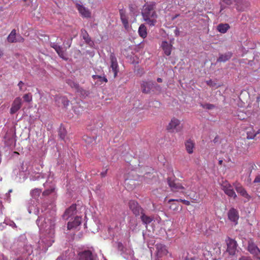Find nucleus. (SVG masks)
<instances>
[{
  "instance_id": "obj_1",
  "label": "nucleus",
  "mask_w": 260,
  "mask_h": 260,
  "mask_svg": "<svg viewBox=\"0 0 260 260\" xmlns=\"http://www.w3.org/2000/svg\"><path fill=\"white\" fill-rule=\"evenodd\" d=\"M50 208L45 209V212L39 216L36 220L41 233L40 240L38 242V248L41 251H46L48 248L54 242L53 236L55 233L54 210L51 214L49 213Z\"/></svg>"
},
{
  "instance_id": "obj_2",
  "label": "nucleus",
  "mask_w": 260,
  "mask_h": 260,
  "mask_svg": "<svg viewBox=\"0 0 260 260\" xmlns=\"http://www.w3.org/2000/svg\"><path fill=\"white\" fill-rule=\"evenodd\" d=\"M168 182L172 191L182 192L188 195L191 199L197 200V197L194 193V187L189 183H186L183 186L180 183L172 181L170 179L168 180Z\"/></svg>"
},
{
  "instance_id": "obj_3",
  "label": "nucleus",
  "mask_w": 260,
  "mask_h": 260,
  "mask_svg": "<svg viewBox=\"0 0 260 260\" xmlns=\"http://www.w3.org/2000/svg\"><path fill=\"white\" fill-rule=\"evenodd\" d=\"M142 15L144 21L150 26H154L156 23L157 15L154 10V5L146 4L142 10Z\"/></svg>"
},
{
  "instance_id": "obj_4",
  "label": "nucleus",
  "mask_w": 260,
  "mask_h": 260,
  "mask_svg": "<svg viewBox=\"0 0 260 260\" xmlns=\"http://www.w3.org/2000/svg\"><path fill=\"white\" fill-rule=\"evenodd\" d=\"M182 127L180 120L175 117L171 119L167 126V129L173 133H177L181 131Z\"/></svg>"
},
{
  "instance_id": "obj_5",
  "label": "nucleus",
  "mask_w": 260,
  "mask_h": 260,
  "mask_svg": "<svg viewBox=\"0 0 260 260\" xmlns=\"http://www.w3.org/2000/svg\"><path fill=\"white\" fill-rule=\"evenodd\" d=\"M111 72L113 73L114 78H116L119 72V67L117 58L114 53H111L110 55L109 72Z\"/></svg>"
},
{
  "instance_id": "obj_6",
  "label": "nucleus",
  "mask_w": 260,
  "mask_h": 260,
  "mask_svg": "<svg viewBox=\"0 0 260 260\" xmlns=\"http://www.w3.org/2000/svg\"><path fill=\"white\" fill-rule=\"evenodd\" d=\"M247 250L256 259H260V249L252 241H249L248 243Z\"/></svg>"
},
{
  "instance_id": "obj_7",
  "label": "nucleus",
  "mask_w": 260,
  "mask_h": 260,
  "mask_svg": "<svg viewBox=\"0 0 260 260\" xmlns=\"http://www.w3.org/2000/svg\"><path fill=\"white\" fill-rule=\"evenodd\" d=\"M221 186L222 190L226 195L234 199L236 198L237 195L233 189V186L228 181L223 182Z\"/></svg>"
},
{
  "instance_id": "obj_8",
  "label": "nucleus",
  "mask_w": 260,
  "mask_h": 260,
  "mask_svg": "<svg viewBox=\"0 0 260 260\" xmlns=\"http://www.w3.org/2000/svg\"><path fill=\"white\" fill-rule=\"evenodd\" d=\"M76 205L73 204L69 208L67 209L62 215V218L64 220H68L70 218H72L76 215L77 214Z\"/></svg>"
},
{
  "instance_id": "obj_9",
  "label": "nucleus",
  "mask_w": 260,
  "mask_h": 260,
  "mask_svg": "<svg viewBox=\"0 0 260 260\" xmlns=\"http://www.w3.org/2000/svg\"><path fill=\"white\" fill-rule=\"evenodd\" d=\"M9 43L23 42L24 39L20 35H17L16 30L13 29L7 37Z\"/></svg>"
},
{
  "instance_id": "obj_10",
  "label": "nucleus",
  "mask_w": 260,
  "mask_h": 260,
  "mask_svg": "<svg viewBox=\"0 0 260 260\" xmlns=\"http://www.w3.org/2000/svg\"><path fill=\"white\" fill-rule=\"evenodd\" d=\"M50 46L57 52L60 57L64 60H67L68 57L66 53V50H64L61 46L58 45L55 43H51Z\"/></svg>"
},
{
  "instance_id": "obj_11",
  "label": "nucleus",
  "mask_w": 260,
  "mask_h": 260,
  "mask_svg": "<svg viewBox=\"0 0 260 260\" xmlns=\"http://www.w3.org/2000/svg\"><path fill=\"white\" fill-rule=\"evenodd\" d=\"M227 251L231 255H234L237 249V242L232 239L228 238L226 240Z\"/></svg>"
},
{
  "instance_id": "obj_12",
  "label": "nucleus",
  "mask_w": 260,
  "mask_h": 260,
  "mask_svg": "<svg viewBox=\"0 0 260 260\" xmlns=\"http://www.w3.org/2000/svg\"><path fill=\"white\" fill-rule=\"evenodd\" d=\"M22 104V99L19 97L16 98L12 103L10 113L13 114L17 112L21 108Z\"/></svg>"
},
{
  "instance_id": "obj_13",
  "label": "nucleus",
  "mask_w": 260,
  "mask_h": 260,
  "mask_svg": "<svg viewBox=\"0 0 260 260\" xmlns=\"http://www.w3.org/2000/svg\"><path fill=\"white\" fill-rule=\"evenodd\" d=\"M155 86L152 81H143L141 83V89L143 93H148Z\"/></svg>"
},
{
  "instance_id": "obj_14",
  "label": "nucleus",
  "mask_w": 260,
  "mask_h": 260,
  "mask_svg": "<svg viewBox=\"0 0 260 260\" xmlns=\"http://www.w3.org/2000/svg\"><path fill=\"white\" fill-rule=\"evenodd\" d=\"M129 207L136 216L139 215L142 213V208L139 206L138 203L135 201H129Z\"/></svg>"
},
{
  "instance_id": "obj_15",
  "label": "nucleus",
  "mask_w": 260,
  "mask_h": 260,
  "mask_svg": "<svg viewBox=\"0 0 260 260\" xmlns=\"http://www.w3.org/2000/svg\"><path fill=\"white\" fill-rule=\"evenodd\" d=\"M156 249V255L157 257H161L166 255L168 253V251L166 248V246L162 244H157L155 245Z\"/></svg>"
},
{
  "instance_id": "obj_16",
  "label": "nucleus",
  "mask_w": 260,
  "mask_h": 260,
  "mask_svg": "<svg viewBox=\"0 0 260 260\" xmlns=\"http://www.w3.org/2000/svg\"><path fill=\"white\" fill-rule=\"evenodd\" d=\"M228 218L229 220L233 222L235 224H237L239 219L238 211L234 208L230 209L228 212Z\"/></svg>"
},
{
  "instance_id": "obj_17",
  "label": "nucleus",
  "mask_w": 260,
  "mask_h": 260,
  "mask_svg": "<svg viewBox=\"0 0 260 260\" xmlns=\"http://www.w3.org/2000/svg\"><path fill=\"white\" fill-rule=\"evenodd\" d=\"M76 8L80 15L85 18H89L91 16V13L89 10L85 7L80 4H76Z\"/></svg>"
},
{
  "instance_id": "obj_18",
  "label": "nucleus",
  "mask_w": 260,
  "mask_h": 260,
  "mask_svg": "<svg viewBox=\"0 0 260 260\" xmlns=\"http://www.w3.org/2000/svg\"><path fill=\"white\" fill-rule=\"evenodd\" d=\"M81 223V217L79 216H76L73 221H69L68 223V229L72 230L76 229Z\"/></svg>"
},
{
  "instance_id": "obj_19",
  "label": "nucleus",
  "mask_w": 260,
  "mask_h": 260,
  "mask_svg": "<svg viewBox=\"0 0 260 260\" xmlns=\"http://www.w3.org/2000/svg\"><path fill=\"white\" fill-rule=\"evenodd\" d=\"M79 260H93L91 252L90 250H85L80 252Z\"/></svg>"
},
{
  "instance_id": "obj_20",
  "label": "nucleus",
  "mask_w": 260,
  "mask_h": 260,
  "mask_svg": "<svg viewBox=\"0 0 260 260\" xmlns=\"http://www.w3.org/2000/svg\"><path fill=\"white\" fill-rule=\"evenodd\" d=\"M234 186L237 192L240 193L242 197L246 199H249L250 198V196L247 193L246 190L240 184L235 183L234 184Z\"/></svg>"
},
{
  "instance_id": "obj_21",
  "label": "nucleus",
  "mask_w": 260,
  "mask_h": 260,
  "mask_svg": "<svg viewBox=\"0 0 260 260\" xmlns=\"http://www.w3.org/2000/svg\"><path fill=\"white\" fill-rule=\"evenodd\" d=\"M45 190L43 191L44 196H48L55 191V187L54 184L49 185L48 181H46L43 184Z\"/></svg>"
},
{
  "instance_id": "obj_22",
  "label": "nucleus",
  "mask_w": 260,
  "mask_h": 260,
  "mask_svg": "<svg viewBox=\"0 0 260 260\" xmlns=\"http://www.w3.org/2000/svg\"><path fill=\"white\" fill-rule=\"evenodd\" d=\"M161 46L165 54L167 56L170 55L171 53L172 45L166 41H164L162 42Z\"/></svg>"
},
{
  "instance_id": "obj_23",
  "label": "nucleus",
  "mask_w": 260,
  "mask_h": 260,
  "mask_svg": "<svg viewBox=\"0 0 260 260\" xmlns=\"http://www.w3.org/2000/svg\"><path fill=\"white\" fill-rule=\"evenodd\" d=\"M185 146L186 150L189 154L193 153L194 148V143L191 140L189 139L187 140L185 143Z\"/></svg>"
},
{
  "instance_id": "obj_24",
  "label": "nucleus",
  "mask_w": 260,
  "mask_h": 260,
  "mask_svg": "<svg viewBox=\"0 0 260 260\" xmlns=\"http://www.w3.org/2000/svg\"><path fill=\"white\" fill-rule=\"evenodd\" d=\"M120 18L121 20V21L125 28V29H128L129 27V24H128V17L126 15V14L122 11H120Z\"/></svg>"
},
{
  "instance_id": "obj_25",
  "label": "nucleus",
  "mask_w": 260,
  "mask_h": 260,
  "mask_svg": "<svg viewBox=\"0 0 260 260\" xmlns=\"http://www.w3.org/2000/svg\"><path fill=\"white\" fill-rule=\"evenodd\" d=\"M81 36L83 39L88 44H91L92 42L91 40L90 37L89 36L87 32L84 29H82L81 30Z\"/></svg>"
},
{
  "instance_id": "obj_26",
  "label": "nucleus",
  "mask_w": 260,
  "mask_h": 260,
  "mask_svg": "<svg viewBox=\"0 0 260 260\" xmlns=\"http://www.w3.org/2000/svg\"><path fill=\"white\" fill-rule=\"evenodd\" d=\"M230 28V26L227 23H221L219 24L217 27L218 31L221 33L224 34Z\"/></svg>"
},
{
  "instance_id": "obj_27",
  "label": "nucleus",
  "mask_w": 260,
  "mask_h": 260,
  "mask_svg": "<svg viewBox=\"0 0 260 260\" xmlns=\"http://www.w3.org/2000/svg\"><path fill=\"white\" fill-rule=\"evenodd\" d=\"M139 35L142 38H145L147 37V32L146 26L144 24H141L138 29Z\"/></svg>"
},
{
  "instance_id": "obj_28",
  "label": "nucleus",
  "mask_w": 260,
  "mask_h": 260,
  "mask_svg": "<svg viewBox=\"0 0 260 260\" xmlns=\"http://www.w3.org/2000/svg\"><path fill=\"white\" fill-rule=\"evenodd\" d=\"M232 56V53L228 52L224 54H220L217 61L219 62H225L228 60Z\"/></svg>"
},
{
  "instance_id": "obj_29",
  "label": "nucleus",
  "mask_w": 260,
  "mask_h": 260,
  "mask_svg": "<svg viewBox=\"0 0 260 260\" xmlns=\"http://www.w3.org/2000/svg\"><path fill=\"white\" fill-rule=\"evenodd\" d=\"M141 218L143 222L145 224H147L150 223L152 221V218H151L149 216H147L144 214H143L141 215Z\"/></svg>"
},
{
  "instance_id": "obj_30",
  "label": "nucleus",
  "mask_w": 260,
  "mask_h": 260,
  "mask_svg": "<svg viewBox=\"0 0 260 260\" xmlns=\"http://www.w3.org/2000/svg\"><path fill=\"white\" fill-rule=\"evenodd\" d=\"M259 133L260 129H258L256 133H251L250 132H248L247 133V138L248 139H253Z\"/></svg>"
},
{
  "instance_id": "obj_31",
  "label": "nucleus",
  "mask_w": 260,
  "mask_h": 260,
  "mask_svg": "<svg viewBox=\"0 0 260 260\" xmlns=\"http://www.w3.org/2000/svg\"><path fill=\"white\" fill-rule=\"evenodd\" d=\"M92 77L94 80L99 79L101 82H108L107 79L104 76L102 77L101 76L94 75H92Z\"/></svg>"
},
{
  "instance_id": "obj_32",
  "label": "nucleus",
  "mask_w": 260,
  "mask_h": 260,
  "mask_svg": "<svg viewBox=\"0 0 260 260\" xmlns=\"http://www.w3.org/2000/svg\"><path fill=\"white\" fill-rule=\"evenodd\" d=\"M67 83L72 88L78 89L79 87V85L77 83L70 79L68 80Z\"/></svg>"
},
{
  "instance_id": "obj_33",
  "label": "nucleus",
  "mask_w": 260,
  "mask_h": 260,
  "mask_svg": "<svg viewBox=\"0 0 260 260\" xmlns=\"http://www.w3.org/2000/svg\"><path fill=\"white\" fill-rule=\"evenodd\" d=\"M125 252L128 255L127 256H124V257L127 259L132 258L134 255V252L133 250L131 249H126Z\"/></svg>"
},
{
  "instance_id": "obj_34",
  "label": "nucleus",
  "mask_w": 260,
  "mask_h": 260,
  "mask_svg": "<svg viewBox=\"0 0 260 260\" xmlns=\"http://www.w3.org/2000/svg\"><path fill=\"white\" fill-rule=\"evenodd\" d=\"M66 135V131L64 127H60L59 131V135L61 139H63Z\"/></svg>"
},
{
  "instance_id": "obj_35",
  "label": "nucleus",
  "mask_w": 260,
  "mask_h": 260,
  "mask_svg": "<svg viewBox=\"0 0 260 260\" xmlns=\"http://www.w3.org/2000/svg\"><path fill=\"white\" fill-rule=\"evenodd\" d=\"M41 191V190L39 189H35L34 190H32L31 192V196L34 197V198H36L38 196H39V194H40Z\"/></svg>"
},
{
  "instance_id": "obj_36",
  "label": "nucleus",
  "mask_w": 260,
  "mask_h": 260,
  "mask_svg": "<svg viewBox=\"0 0 260 260\" xmlns=\"http://www.w3.org/2000/svg\"><path fill=\"white\" fill-rule=\"evenodd\" d=\"M23 99L26 102H30L32 101V96L30 93L25 94L23 95Z\"/></svg>"
},
{
  "instance_id": "obj_37",
  "label": "nucleus",
  "mask_w": 260,
  "mask_h": 260,
  "mask_svg": "<svg viewBox=\"0 0 260 260\" xmlns=\"http://www.w3.org/2000/svg\"><path fill=\"white\" fill-rule=\"evenodd\" d=\"M83 140L87 142L88 144L92 143L93 141H95L94 138H91L89 137L88 136H84L83 137Z\"/></svg>"
},
{
  "instance_id": "obj_38",
  "label": "nucleus",
  "mask_w": 260,
  "mask_h": 260,
  "mask_svg": "<svg viewBox=\"0 0 260 260\" xmlns=\"http://www.w3.org/2000/svg\"><path fill=\"white\" fill-rule=\"evenodd\" d=\"M72 39H71L70 40H69L63 42V45L64 46V47L66 48V50L68 48H69L71 47V44H72Z\"/></svg>"
},
{
  "instance_id": "obj_39",
  "label": "nucleus",
  "mask_w": 260,
  "mask_h": 260,
  "mask_svg": "<svg viewBox=\"0 0 260 260\" xmlns=\"http://www.w3.org/2000/svg\"><path fill=\"white\" fill-rule=\"evenodd\" d=\"M201 106L205 109L209 110L212 109L214 107V106L213 105L210 104H206L204 105L202 104Z\"/></svg>"
},
{
  "instance_id": "obj_40",
  "label": "nucleus",
  "mask_w": 260,
  "mask_h": 260,
  "mask_svg": "<svg viewBox=\"0 0 260 260\" xmlns=\"http://www.w3.org/2000/svg\"><path fill=\"white\" fill-rule=\"evenodd\" d=\"M4 223H5L6 225L9 224L11 226H15V223L12 221H8L7 220H5Z\"/></svg>"
},
{
  "instance_id": "obj_41",
  "label": "nucleus",
  "mask_w": 260,
  "mask_h": 260,
  "mask_svg": "<svg viewBox=\"0 0 260 260\" xmlns=\"http://www.w3.org/2000/svg\"><path fill=\"white\" fill-rule=\"evenodd\" d=\"M196 256H191L189 255H187L186 257L185 258V260H196Z\"/></svg>"
},
{
  "instance_id": "obj_42",
  "label": "nucleus",
  "mask_w": 260,
  "mask_h": 260,
  "mask_svg": "<svg viewBox=\"0 0 260 260\" xmlns=\"http://www.w3.org/2000/svg\"><path fill=\"white\" fill-rule=\"evenodd\" d=\"M61 102L63 103L64 106H68L69 104V101H68L64 98H62L61 99Z\"/></svg>"
},
{
  "instance_id": "obj_43",
  "label": "nucleus",
  "mask_w": 260,
  "mask_h": 260,
  "mask_svg": "<svg viewBox=\"0 0 260 260\" xmlns=\"http://www.w3.org/2000/svg\"><path fill=\"white\" fill-rule=\"evenodd\" d=\"M253 182L254 183L260 182V175H258V176H256V177L255 178V179L253 181Z\"/></svg>"
},
{
  "instance_id": "obj_44",
  "label": "nucleus",
  "mask_w": 260,
  "mask_h": 260,
  "mask_svg": "<svg viewBox=\"0 0 260 260\" xmlns=\"http://www.w3.org/2000/svg\"><path fill=\"white\" fill-rule=\"evenodd\" d=\"M180 201L186 205H189L190 202L188 201L185 200H180Z\"/></svg>"
},
{
  "instance_id": "obj_45",
  "label": "nucleus",
  "mask_w": 260,
  "mask_h": 260,
  "mask_svg": "<svg viewBox=\"0 0 260 260\" xmlns=\"http://www.w3.org/2000/svg\"><path fill=\"white\" fill-rule=\"evenodd\" d=\"M24 83L22 81H20L18 84V86H19V89L20 90H23L22 86H23Z\"/></svg>"
},
{
  "instance_id": "obj_46",
  "label": "nucleus",
  "mask_w": 260,
  "mask_h": 260,
  "mask_svg": "<svg viewBox=\"0 0 260 260\" xmlns=\"http://www.w3.org/2000/svg\"><path fill=\"white\" fill-rule=\"evenodd\" d=\"M226 5H230L232 4V0H222Z\"/></svg>"
},
{
  "instance_id": "obj_47",
  "label": "nucleus",
  "mask_w": 260,
  "mask_h": 260,
  "mask_svg": "<svg viewBox=\"0 0 260 260\" xmlns=\"http://www.w3.org/2000/svg\"><path fill=\"white\" fill-rule=\"evenodd\" d=\"M239 260H252L250 257L248 256H242Z\"/></svg>"
},
{
  "instance_id": "obj_48",
  "label": "nucleus",
  "mask_w": 260,
  "mask_h": 260,
  "mask_svg": "<svg viewBox=\"0 0 260 260\" xmlns=\"http://www.w3.org/2000/svg\"><path fill=\"white\" fill-rule=\"evenodd\" d=\"M206 83H207V85H208L210 86H213L214 84V83H213V82L211 80L207 81Z\"/></svg>"
},
{
  "instance_id": "obj_49",
  "label": "nucleus",
  "mask_w": 260,
  "mask_h": 260,
  "mask_svg": "<svg viewBox=\"0 0 260 260\" xmlns=\"http://www.w3.org/2000/svg\"><path fill=\"white\" fill-rule=\"evenodd\" d=\"M107 170H106L105 171H103V172H101V176L102 177H105L106 175V174H107Z\"/></svg>"
},
{
  "instance_id": "obj_50",
  "label": "nucleus",
  "mask_w": 260,
  "mask_h": 260,
  "mask_svg": "<svg viewBox=\"0 0 260 260\" xmlns=\"http://www.w3.org/2000/svg\"><path fill=\"white\" fill-rule=\"evenodd\" d=\"M0 260H7V259L2 254L0 255Z\"/></svg>"
},
{
  "instance_id": "obj_51",
  "label": "nucleus",
  "mask_w": 260,
  "mask_h": 260,
  "mask_svg": "<svg viewBox=\"0 0 260 260\" xmlns=\"http://www.w3.org/2000/svg\"><path fill=\"white\" fill-rule=\"evenodd\" d=\"M157 82H161L162 81V79H161V78H158L157 79Z\"/></svg>"
},
{
  "instance_id": "obj_52",
  "label": "nucleus",
  "mask_w": 260,
  "mask_h": 260,
  "mask_svg": "<svg viewBox=\"0 0 260 260\" xmlns=\"http://www.w3.org/2000/svg\"><path fill=\"white\" fill-rule=\"evenodd\" d=\"M35 214H36L37 215L39 214L40 212H39V209H37V210L35 211Z\"/></svg>"
},
{
  "instance_id": "obj_53",
  "label": "nucleus",
  "mask_w": 260,
  "mask_h": 260,
  "mask_svg": "<svg viewBox=\"0 0 260 260\" xmlns=\"http://www.w3.org/2000/svg\"><path fill=\"white\" fill-rule=\"evenodd\" d=\"M4 228V226L3 225L2 223H1V225H0V229L1 230H3Z\"/></svg>"
},
{
  "instance_id": "obj_54",
  "label": "nucleus",
  "mask_w": 260,
  "mask_h": 260,
  "mask_svg": "<svg viewBox=\"0 0 260 260\" xmlns=\"http://www.w3.org/2000/svg\"><path fill=\"white\" fill-rule=\"evenodd\" d=\"M3 51L0 49V58L3 55Z\"/></svg>"
},
{
  "instance_id": "obj_55",
  "label": "nucleus",
  "mask_w": 260,
  "mask_h": 260,
  "mask_svg": "<svg viewBox=\"0 0 260 260\" xmlns=\"http://www.w3.org/2000/svg\"><path fill=\"white\" fill-rule=\"evenodd\" d=\"M31 210H32V209H30V207L28 208V212L29 213H31Z\"/></svg>"
},
{
  "instance_id": "obj_56",
  "label": "nucleus",
  "mask_w": 260,
  "mask_h": 260,
  "mask_svg": "<svg viewBox=\"0 0 260 260\" xmlns=\"http://www.w3.org/2000/svg\"><path fill=\"white\" fill-rule=\"evenodd\" d=\"M224 9V7L223 6H221V10H220V12L223 10Z\"/></svg>"
},
{
  "instance_id": "obj_57",
  "label": "nucleus",
  "mask_w": 260,
  "mask_h": 260,
  "mask_svg": "<svg viewBox=\"0 0 260 260\" xmlns=\"http://www.w3.org/2000/svg\"><path fill=\"white\" fill-rule=\"evenodd\" d=\"M12 189H10V190H9V191H8V194H9V193H10V192H12ZM7 195H8V193H7V194H6V196H7Z\"/></svg>"
},
{
  "instance_id": "obj_58",
  "label": "nucleus",
  "mask_w": 260,
  "mask_h": 260,
  "mask_svg": "<svg viewBox=\"0 0 260 260\" xmlns=\"http://www.w3.org/2000/svg\"><path fill=\"white\" fill-rule=\"evenodd\" d=\"M222 160H220L219 161V165H221V164H222Z\"/></svg>"
},
{
  "instance_id": "obj_59",
  "label": "nucleus",
  "mask_w": 260,
  "mask_h": 260,
  "mask_svg": "<svg viewBox=\"0 0 260 260\" xmlns=\"http://www.w3.org/2000/svg\"><path fill=\"white\" fill-rule=\"evenodd\" d=\"M175 201V200H172V199H171V200H170L169 201V202H171V201Z\"/></svg>"
},
{
  "instance_id": "obj_60",
  "label": "nucleus",
  "mask_w": 260,
  "mask_h": 260,
  "mask_svg": "<svg viewBox=\"0 0 260 260\" xmlns=\"http://www.w3.org/2000/svg\"><path fill=\"white\" fill-rule=\"evenodd\" d=\"M56 260H62V259L58 257Z\"/></svg>"
},
{
  "instance_id": "obj_61",
  "label": "nucleus",
  "mask_w": 260,
  "mask_h": 260,
  "mask_svg": "<svg viewBox=\"0 0 260 260\" xmlns=\"http://www.w3.org/2000/svg\"><path fill=\"white\" fill-rule=\"evenodd\" d=\"M2 206V202H0V206Z\"/></svg>"
}]
</instances>
